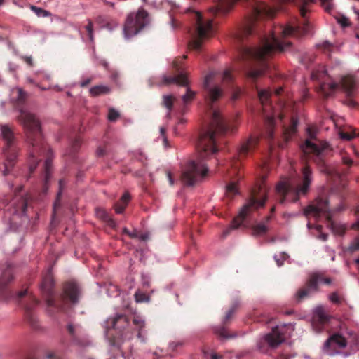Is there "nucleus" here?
<instances>
[{"instance_id": "28", "label": "nucleus", "mask_w": 359, "mask_h": 359, "mask_svg": "<svg viewBox=\"0 0 359 359\" xmlns=\"http://www.w3.org/2000/svg\"><path fill=\"white\" fill-rule=\"evenodd\" d=\"M130 199V194L128 192L124 193L120 201L116 202L114 205L116 212L118 214L123 213Z\"/></svg>"}, {"instance_id": "31", "label": "nucleus", "mask_w": 359, "mask_h": 359, "mask_svg": "<svg viewBox=\"0 0 359 359\" xmlns=\"http://www.w3.org/2000/svg\"><path fill=\"white\" fill-rule=\"evenodd\" d=\"M110 91L109 86L103 85L95 86L90 89V93L93 97L109 94Z\"/></svg>"}, {"instance_id": "29", "label": "nucleus", "mask_w": 359, "mask_h": 359, "mask_svg": "<svg viewBox=\"0 0 359 359\" xmlns=\"http://www.w3.org/2000/svg\"><path fill=\"white\" fill-rule=\"evenodd\" d=\"M96 215L97 217L107 223V224L111 227L115 226L116 223L113 219L111 218L109 213L104 209L97 208L96 209Z\"/></svg>"}, {"instance_id": "40", "label": "nucleus", "mask_w": 359, "mask_h": 359, "mask_svg": "<svg viewBox=\"0 0 359 359\" xmlns=\"http://www.w3.org/2000/svg\"><path fill=\"white\" fill-rule=\"evenodd\" d=\"M238 192L236 184L233 182H230L226 186V193L228 195L233 196Z\"/></svg>"}, {"instance_id": "2", "label": "nucleus", "mask_w": 359, "mask_h": 359, "mask_svg": "<svg viewBox=\"0 0 359 359\" xmlns=\"http://www.w3.org/2000/svg\"><path fill=\"white\" fill-rule=\"evenodd\" d=\"M27 97V93L22 88H17L15 102L16 108L19 111L17 118L18 122L23 126L26 141L28 144L29 175L34 172L39 161H41V159H38V157L41 155H46L47 156L43 165L44 191H46L48 189L47 184L50 177L52 161L50 156L52 151L44 141L39 119L34 114L31 113L23 107ZM29 177L30 175L27 177V180Z\"/></svg>"}, {"instance_id": "62", "label": "nucleus", "mask_w": 359, "mask_h": 359, "mask_svg": "<svg viewBox=\"0 0 359 359\" xmlns=\"http://www.w3.org/2000/svg\"><path fill=\"white\" fill-rule=\"evenodd\" d=\"M344 206H342V205H339V206H338L337 208H336L334 209V211H336V212H339V211H341V210H344Z\"/></svg>"}, {"instance_id": "16", "label": "nucleus", "mask_w": 359, "mask_h": 359, "mask_svg": "<svg viewBox=\"0 0 359 359\" xmlns=\"http://www.w3.org/2000/svg\"><path fill=\"white\" fill-rule=\"evenodd\" d=\"M130 320L124 314H116L107 320L108 328H113L118 331L123 341L133 338V333L129 327Z\"/></svg>"}, {"instance_id": "35", "label": "nucleus", "mask_w": 359, "mask_h": 359, "mask_svg": "<svg viewBox=\"0 0 359 359\" xmlns=\"http://www.w3.org/2000/svg\"><path fill=\"white\" fill-rule=\"evenodd\" d=\"M175 97L173 95H163V104L169 111L172 109Z\"/></svg>"}, {"instance_id": "22", "label": "nucleus", "mask_w": 359, "mask_h": 359, "mask_svg": "<svg viewBox=\"0 0 359 359\" xmlns=\"http://www.w3.org/2000/svg\"><path fill=\"white\" fill-rule=\"evenodd\" d=\"M331 316L328 315L323 307L318 306L313 311L312 326L318 332H321L329 323Z\"/></svg>"}, {"instance_id": "56", "label": "nucleus", "mask_w": 359, "mask_h": 359, "mask_svg": "<svg viewBox=\"0 0 359 359\" xmlns=\"http://www.w3.org/2000/svg\"><path fill=\"white\" fill-rule=\"evenodd\" d=\"M211 359H221L222 358V355H219L216 353H212L210 354Z\"/></svg>"}, {"instance_id": "48", "label": "nucleus", "mask_w": 359, "mask_h": 359, "mask_svg": "<svg viewBox=\"0 0 359 359\" xmlns=\"http://www.w3.org/2000/svg\"><path fill=\"white\" fill-rule=\"evenodd\" d=\"M319 46L324 50H330V48L332 47V44L328 41H324L321 45H319Z\"/></svg>"}, {"instance_id": "20", "label": "nucleus", "mask_w": 359, "mask_h": 359, "mask_svg": "<svg viewBox=\"0 0 359 359\" xmlns=\"http://www.w3.org/2000/svg\"><path fill=\"white\" fill-rule=\"evenodd\" d=\"M259 142V138L256 136H250L248 140L244 141L238 151V159L234 160L232 162V167L235 170H237L239 165H240V161L242 158L247 156V155L253 151L256 146L257 145Z\"/></svg>"}, {"instance_id": "13", "label": "nucleus", "mask_w": 359, "mask_h": 359, "mask_svg": "<svg viewBox=\"0 0 359 359\" xmlns=\"http://www.w3.org/2000/svg\"><path fill=\"white\" fill-rule=\"evenodd\" d=\"M16 299L19 303L23 306L25 312V318L30 325L34 329H38V322L32 313L33 309L38 305L39 300L27 290L19 292L16 295Z\"/></svg>"}, {"instance_id": "8", "label": "nucleus", "mask_w": 359, "mask_h": 359, "mask_svg": "<svg viewBox=\"0 0 359 359\" xmlns=\"http://www.w3.org/2000/svg\"><path fill=\"white\" fill-rule=\"evenodd\" d=\"M0 131L4 141L3 154L6 158V162L4 163L5 170H4V175H8L15 166L17 161L18 154L17 139L13 128L7 124H1Z\"/></svg>"}, {"instance_id": "53", "label": "nucleus", "mask_w": 359, "mask_h": 359, "mask_svg": "<svg viewBox=\"0 0 359 359\" xmlns=\"http://www.w3.org/2000/svg\"><path fill=\"white\" fill-rule=\"evenodd\" d=\"M149 238V233H142L140 235L138 236V238L141 241H147Z\"/></svg>"}, {"instance_id": "14", "label": "nucleus", "mask_w": 359, "mask_h": 359, "mask_svg": "<svg viewBox=\"0 0 359 359\" xmlns=\"http://www.w3.org/2000/svg\"><path fill=\"white\" fill-rule=\"evenodd\" d=\"M311 78L318 81V91L325 98L331 95L338 88V84L332 80L324 69L313 71Z\"/></svg>"}, {"instance_id": "12", "label": "nucleus", "mask_w": 359, "mask_h": 359, "mask_svg": "<svg viewBox=\"0 0 359 359\" xmlns=\"http://www.w3.org/2000/svg\"><path fill=\"white\" fill-rule=\"evenodd\" d=\"M148 24V13L143 9L128 15L123 26V34L126 39L137 34Z\"/></svg>"}, {"instance_id": "54", "label": "nucleus", "mask_w": 359, "mask_h": 359, "mask_svg": "<svg viewBox=\"0 0 359 359\" xmlns=\"http://www.w3.org/2000/svg\"><path fill=\"white\" fill-rule=\"evenodd\" d=\"M139 233L137 231V230H133L132 232L130 233L129 237L131 238H138Z\"/></svg>"}, {"instance_id": "34", "label": "nucleus", "mask_w": 359, "mask_h": 359, "mask_svg": "<svg viewBox=\"0 0 359 359\" xmlns=\"http://www.w3.org/2000/svg\"><path fill=\"white\" fill-rule=\"evenodd\" d=\"M30 9L35 13V14L38 16V17H43V18H46V17H49L51 15V13L46 11V10H44L41 8H39L36 6H33L32 5L30 6Z\"/></svg>"}, {"instance_id": "45", "label": "nucleus", "mask_w": 359, "mask_h": 359, "mask_svg": "<svg viewBox=\"0 0 359 359\" xmlns=\"http://www.w3.org/2000/svg\"><path fill=\"white\" fill-rule=\"evenodd\" d=\"M222 78L223 81H224V82H226V83L231 82L233 79L231 71L230 69L224 70Z\"/></svg>"}, {"instance_id": "21", "label": "nucleus", "mask_w": 359, "mask_h": 359, "mask_svg": "<svg viewBox=\"0 0 359 359\" xmlns=\"http://www.w3.org/2000/svg\"><path fill=\"white\" fill-rule=\"evenodd\" d=\"M22 189V187H20L18 192H20ZM29 199L30 196L29 195H20L18 193L15 192L14 197L8 205L13 208L14 214L24 215L28 207Z\"/></svg>"}, {"instance_id": "44", "label": "nucleus", "mask_w": 359, "mask_h": 359, "mask_svg": "<svg viewBox=\"0 0 359 359\" xmlns=\"http://www.w3.org/2000/svg\"><path fill=\"white\" fill-rule=\"evenodd\" d=\"M120 116V114L114 109H110L109 111L108 118L110 121H115Z\"/></svg>"}, {"instance_id": "33", "label": "nucleus", "mask_w": 359, "mask_h": 359, "mask_svg": "<svg viewBox=\"0 0 359 359\" xmlns=\"http://www.w3.org/2000/svg\"><path fill=\"white\" fill-rule=\"evenodd\" d=\"M268 231V228L263 223H259L255 225L252 228V234L254 236H262L264 235Z\"/></svg>"}, {"instance_id": "17", "label": "nucleus", "mask_w": 359, "mask_h": 359, "mask_svg": "<svg viewBox=\"0 0 359 359\" xmlns=\"http://www.w3.org/2000/svg\"><path fill=\"white\" fill-rule=\"evenodd\" d=\"M13 267L7 264L0 276V298L7 300L13 297V292L8 289V285L13 280Z\"/></svg>"}, {"instance_id": "18", "label": "nucleus", "mask_w": 359, "mask_h": 359, "mask_svg": "<svg viewBox=\"0 0 359 359\" xmlns=\"http://www.w3.org/2000/svg\"><path fill=\"white\" fill-rule=\"evenodd\" d=\"M347 346V340L339 333L331 334L325 341L323 350L328 355H333L337 352V349H342Z\"/></svg>"}, {"instance_id": "39", "label": "nucleus", "mask_w": 359, "mask_h": 359, "mask_svg": "<svg viewBox=\"0 0 359 359\" xmlns=\"http://www.w3.org/2000/svg\"><path fill=\"white\" fill-rule=\"evenodd\" d=\"M290 257L289 255L285 252H283L280 254L279 257L278 255L274 256V259L278 266H280L283 264L284 261L287 260Z\"/></svg>"}, {"instance_id": "59", "label": "nucleus", "mask_w": 359, "mask_h": 359, "mask_svg": "<svg viewBox=\"0 0 359 359\" xmlns=\"http://www.w3.org/2000/svg\"><path fill=\"white\" fill-rule=\"evenodd\" d=\"M283 91V88H282V87H280V88H277V89L276 90V91H275V94H276V95H281V94H282Z\"/></svg>"}, {"instance_id": "1", "label": "nucleus", "mask_w": 359, "mask_h": 359, "mask_svg": "<svg viewBox=\"0 0 359 359\" xmlns=\"http://www.w3.org/2000/svg\"><path fill=\"white\" fill-rule=\"evenodd\" d=\"M213 76L212 73L208 74L205 77L203 83L205 101L211 115V122L208 128L201 132L199 135L197 143V158L188 162L181 175L182 182L187 186L194 185L205 176L208 171L205 161L217 152L220 138L228 131H233L236 129L220 114L219 111L213 109V103L223 95L220 87L210 85Z\"/></svg>"}, {"instance_id": "30", "label": "nucleus", "mask_w": 359, "mask_h": 359, "mask_svg": "<svg viewBox=\"0 0 359 359\" xmlns=\"http://www.w3.org/2000/svg\"><path fill=\"white\" fill-rule=\"evenodd\" d=\"M338 133L341 139L346 140H351L357 135L356 130L351 126L348 128L339 129Z\"/></svg>"}, {"instance_id": "4", "label": "nucleus", "mask_w": 359, "mask_h": 359, "mask_svg": "<svg viewBox=\"0 0 359 359\" xmlns=\"http://www.w3.org/2000/svg\"><path fill=\"white\" fill-rule=\"evenodd\" d=\"M313 171L307 164L302 168L300 173L292 182L281 181L276 186V191L280 196V203L285 201L296 202L300 196H306L313 182Z\"/></svg>"}, {"instance_id": "49", "label": "nucleus", "mask_w": 359, "mask_h": 359, "mask_svg": "<svg viewBox=\"0 0 359 359\" xmlns=\"http://www.w3.org/2000/svg\"><path fill=\"white\" fill-rule=\"evenodd\" d=\"M342 162L344 164L351 166L353 164V161L349 157L344 156L342 158Z\"/></svg>"}, {"instance_id": "63", "label": "nucleus", "mask_w": 359, "mask_h": 359, "mask_svg": "<svg viewBox=\"0 0 359 359\" xmlns=\"http://www.w3.org/2000/svg\"><path fill=\"white\" fill-rule=\"evenodd\" d=\"M348 104L352 107H355L356 105L355 101H353L352 100H348Z\"/></svg>"}, {"instance_id": "6", "label": "nucleus", "mask_w": 359, "mask_h": 359, "mask_svg": "<svg viewBox=\"0 0 359 359\" xmlns=\"http://www.w3.org/2000/svg\"><path fill=\"white\" fill-rule=\"evenodd\" d=\"M266 193V186L264 181L262 180L261 183L252 190L250 199L243 205L239 214L234 217L231 226L224 231V237L227 236L232 229H236L242 225L246 226L245 222L250 213L264 205L267 199Z\"/></svg>"}, {"instance_id": "11", "label": "nucleus", "mask_w": 359, "mask_h": 359, "mask_svg": "<svg viewBox=\"0 0 359 359\" xmlns=\"http://www.w3.org/2000/svg\"><path fill=\"white\" fill-rule=\"evenodd\" d=\"M186 58L187 55H184L182 57H177L173 61V67L177 72H180L178 75L164 76L163 78L165 84L177 83L180 86L187 87L186 93L182 97L184 105L189 104L194 100L196 95L195 92L187 87L189 81L186 74L181 72L182 61Z\"/></svg>"}, {"instance_id": "24", "label": "nucleus", "mask_w": 359, "mask_h": 359, "mask_svg": "<svg viewBox=\"0 0 359 359\" xmlns=\"http://www.w3.org/2000/svg\"><path fill=\"white\" fill-rule=\"evenodd\" d=\"M341 85L346 91L347 95L351 97L355 88V79L353 76H344L341 79Z\"/></svg>"}, {"instance_id": "38", "label": "nucleus", "mask_w": 359, "mask_h": 359, "mask_svg": "<svg viewBox=\"0 0 359 359\" xmlns=\"http://www.w3.org/2000/svg\"><path fill=\"white\" fill-rule=\"evenodd\" d=\"M67 328V332H68L69 334L70 335V337H72V339L74 341H76L78 337V331L76 329V326H75L72 324H68Z\"/></svg>"}, {"instance_id": "52", "label": "nucleus", "mask_w": 359, "mask_h": 359, "mask_svg": "<svg viewBox=\"0 0 359 359\" xmlns=\"http://www.w3.org/2000/svg\"><path fill=\"white\" fill-rule=\"evenodd\" d=\"M241 90H240V89H236V90L233 92V95H232V99H233V100H236L238 99V97H240V95H241Z\"/></svg>"}, {"instance_id": "50", "label": "nucleus", "mask_w": 359, "mask_h": 359, "mask_svg": "<svg viewBox=\"0 0 359 359\" xmlns=\"http://www.w3.org/2000/svg\"><path fill=\"white\" fill-rule=\"evenodd\" d=\"M342 162L344 164L351 166L353 164V161L349 157L344 156L342 158Z\"/></svg>"}, {"instance_id": "61", "label": "nucleus", "mask_w": 359, "mask_h": 359, "mask_svg": "<svg viewBox=\"0 0 359 359\" xmlns=\"http://www.w3.org/2000/svg\"><path fill=\"white\" fill-rule=\"evenodd\" d=\"M353 10L355 14L357 15V19L359 20V10L355 7L353 8Z\"/></svg>"}, {"instance_id": "57", "label": "nucleus", "mask_w": 359, "mask_h": 359, "mask_svg": "<svg viewBox=\"0 0 359 359\" xmlns=\"http://www.w3.org/2000/svg\"><path fill=\"white\" fill-rule=\"evenodd\" d=\"M91 82V79H85L83 80L81 83V86L82 87H86Z\"/></svg>"}, {"instance_id": "19", "label": "nucleus", "mask_w": 359, "mask_h": 359, "mask_svg": "<svg viewBox=\"0 0 359 359\" xmlns=\"http://www.w3.org/2000/svg\"><path fill=\"white\" fill-rule=\"evenodd\" d=\"M240 303L238 301H235L229 309L227 311L226 315L222 320V325L215 328V333L221 338L231 339L235 337L234 334H229L226 329V325L230 323L233 317V315L239 308Z\"/></svg>"}, {"instance_id": "42", "label": "nucleus", "mask_w": 359, "mask_h": 359, "mask_svg": "<svg viewBox=\"0 0 359 359\" xmlns=\"http://www.w3.org/2000/svg\"><path fill=\"white\" fill-rule=\"evenodd\" d=\"M86 31L88 33L89 39L90 41L93 40V22L90 20H88V24L84 27Z\"/></svg>"}, {"instance_id": "58", "label": "nucleus", "mask_w": 359, "mask_h": 359, "mask_svg": "<svg viewBox=\"0 0 359 359\" xmlns=\"http://www.w3.org/2000/svg\"><path fill=\"white\" fill-rule=\"evenodd\" d=\"M328 235L326 233H320L319 236V238L321 239L323 241H325L327 239Z\"/></svg>"}, {"instance_id": "55", "label": "nucleus", "mask_w": 359, "mask_h": 359, "mask_svg": "<svg viewBox=\"0 0 359 359\" xmlns=\"http://www.w3.org/2000/svg\"><path fill=\"white\" fill-rule=\"evenodd\" d=\"M167 177H168V179L169 180V183L171 186H172L174 184V180L172 178V176L171 175V173L170 172H167Z\"/></svg>"}, {"instance_id": "47", "label": "nucleus", "mask_w": 359, "mask_h": 359, "mask_svg": "<svg viewBox=\"0 0 359 359\" xmlns=\"http://www.w3.org/2000/svg\"><path fill=\"white\" fill-rule=\"evenodd\" d=\"M107 147H99L97 149V155L100 157H102V156H104L107 154Z\"/></svg>"}, {"instance_id": "3", "label": "nucleus", "mask_w": 359, "mask_h": 359, "mask_svg": "<svg viewBox=\"0 0 359 359\" xmlns=\"http://www.w3.org/2000/svg\"><path fill=\"white\" fill-rule=\"evenodd\" d=\"M54 280L50 271H48L43 276L41 290L46 297V306L50 313L55 311H65L67 308V303L76 304L79 302L81 296V289L78 284L74 281H69L63 285V292L56 299L53 296Z\"/></svg>"}, {"instance_id": "60", "label": "nucleus", "mask_w": 359, "mask_h": 359, "mask_svg": "<svg viewBox=\"0 0 359 359\" xmlns=\"http://www.w3.org/2000/svg\"><path fill=\"white\" fill-rule=\"evenodd\" d=\"M352 228L354 229L359 230V219L357 220V222L355 223H354L352 225Z\"/></svg>"}, {"instance_id": "5", "label": "nucleus", "mask_w": 359, "mask_h": 359, "mask_svg": "<svg viewBox=\"0 0 359 359\" xmlns=\"http://www.w3.org/2000/svg\"><path fill=\"white\" fill-rule=\"evenodd\" d=\"M187 12L190 14L192 27L189 29L191 39L188 46L190 50L200 52L203 42L211 38L215 33L212 19L205 18L200 12L188 8Z\"/></svg>"}, {"instance_id": "9", "label": "nucleus", "mask_w": 359, "mask_h": 359, "mask_svg": "<svg viewBox=\"0 0 359 359\" xmlns=\"http://www.w3.org/2000/svg\"><path fill=\"white\" fill-rule=\"evenodd\" d=\"M321 214L326 215V219L333 233L340 236L345 233L346 229L344 225L338 224L332 220L328 201L326 198L322 197L317 198L312 204L309 205L304 210V215L306 217L309 215L319 217Z\"/></svg>"}, {"instance_id": "51", "label": "nucleus", "mask_w": 359, "mask_h": 359, "mask_svg": "<svg viewBox=\"0 0 359 359\" xmlns=\"http://www.w3.org/2000/svg\"><path fill=\"white\" fill-rule=\"evenodd\" d=\"M22 58L30 67L33 66L32 58L31 56H23Z\"/></svg>"}, {"instance_id": "64", "label": "nucleus", "mask_w": 359, "mask_h": 359, "mask_svg": "<svg viewBox=\"0 0 359 359\" xmlns=\"http://www.w3.org/2000/svg\"><path fill=\"white\" fill-rule=\"evenodd\" d=\"M123 232L126 234H127L128 236H129V234L130 233V231L127 229V228H124L123 229Z\"/></svg>"}, {"instance_id": "36", "label": "nucleus", "mask_w": 359, "mask_h": 359, "mask_svg": "<svg viewBox=\"0 0 359 359\" xmlns=\"http://www.w3.org/2000/svg\"><path fill=\"white\" fill-rule=\"evenodd\" d=\"M66 185V181L65 180H60L59 181V191L57 194V198L54 204V209L55 210L57 206H60V200L62 195L63 189Z\"/></svg>"}, {"instance_id": "37", "label": "nucleus", "mask_w": 359, "mask_h": 359, "mask_svg": "<svg viewBox=\"0 0 359 359\" xmlns=\"http://www.w3.org/2000/svg\"><path fill=\"white\" fill-rule=\"evenodd\" d=\"M329 299L334 304H341L344 301V297L337 292H334L330 294Z\"/></svg>"}, {"instance_id": "26", "label": "nucleus", "mask_w": 359, "mask_h": 359, "mask_svg": "<svg viewBox=\"0 0 359 359\" xmlns=\"http://www.w3.org/2000/svg\"><path fill=\"white\" fill-rule=\"evenodd\" d=\"M264 126L266 128V137L269 140L273 138V128L275 126V119L273 116L265 115Z\"/></svg>"}, {"instance_id": "15", "label": "nucleus", "mask_w": 359, "mask_h": 359, "mask_svg": "<svg viewBox=\"0 0 359 359\" xmlns=\"http://www.w3.org/2000/svg\"><path fill=\"white\" fill-rule=\"evenodd\" d=\"M331 283V278L324 277L322 274L313 273L310 276L305 285L297 292L295 298L297 302H301L309 297L312 292H317L320 283L330 285Z\"/></svg>"}, {"instance_id": "46", "label": "nucleus", "mask_w": 359, "mask_h": 359, "mask_svg": "<svg viewBox=\"0 0 359 359\" xmlns=\"http://www.w3.org/2000/svg\"><path fill=\"white\" fill-rule=\"evenodd\" d=\"M337 22L343 27H348L350 25L349 20L346 17H345L344 15H341V16L337 18Z\"/></svg>"}, {"instance_id": "43", "label": "nucleus", "mask_w": 359, "mask_h": 359, "mask_svg": "<svg viewBox=\"0 0 359 359\" xmlns=\"http://www.w3.org/2000/svg\"><path fill=\"white\" fill-rule=\"evenodd\" d=\"M358 250H359V238L355 239V241L353 242L346 249V251L349 252L350 253H353V252Z\"/></svg>"}, {"instance_id": "41", "label": "nucleus", "mask_w": 359, "mask_h": 359, "mask_svg": "<svg viewBox=\"0 0 359 359\" xmlns=\"http://www.w3.org/2000/svg\"><path fill=\"white\" fill-rule=\"evenodd\" d=\"M81 142L79 138L75 139L72 143L71 151L69 154L73 155L74 153H76L78 151L79 147L81 146Z\"/></svg>"}, {"instance_id": "7", "label": "nucleus", "mask_w": 359, "mask_h": 359, "mask_svg": "<svg viewBox=\"0 0 359 359\" xmlns=\"http://www.w3.org/2000/svg\"><path fill=\"white\" fill-rule=\"evenodd\" d=\"M307 138L301 146L302 151L305 158H309L319 166H324L325 156L329 144L316 137V132L312 128H308Z\"/></svg>"}, {"instance_id": "25", "label": "nucleus", "mask_w": 359, "mask_h": 359, "mask_svg": "<svg viewBox=\"0 0 359 359\" xmlns=\"http://www.w3.org/2000/svg\"><path fill=\"white\" fill-rule=\"evenodd\" d=\"M133 323L136 327V330L137 331V338L140 340L141 342L144 343L146 341V339L142 335V330L145 327V322L144 319L139 316H135L133 318Z\"/></svg>"}, {"instance_id": "10", "label": "nucleus", "mask_w": 359, "mask_h": 359, "mask_svg": "<svg viewBox=\"0 0 359 359\" xmlns=\"http://www.w3.org/2000/svg\"><path fill=\"white\" fill-rule=\"evenodd\" d=\"M279 8L263 2L257 3L252 8L250 18L243 27V34L245 36L253 34L256 32L257 21L264 18H273Z\"/></svg>"}, {"instance_id": "23", "label": "nucleus", "mask_w": 359, "mask_h": 359, "mask_svg": "<svg viewBox=\"0 0 359 359\" xmlns=\"http://www.w3.org/2000/svg\"><path fill=\"white\" fill-rule=\"evenodd\" d=\"M284 341V338L282 334L278 331L277 328L273 329L271 332L267 334L263 339V341H260L259 344V349H262L261 344L266 343L271 348H276Z\"/></svg>"}, {"instance_id": "27", "label": "nucleus", "mask_w": 359, "mask_h": 359, "mask_svg": "<svg viewBox=\"0 0 359 359\" xmlns=\"http://www.w3.org/2000/svg\"><path fill=\"white\" fill-rule=\"evenodd\" d=\"M297 125V118L295 116H292L290 118V125L288 127L284 126L283 133L286 141H287L290 137L296 133Z\"/></svg>"}, {"instance_id": "32", "label": "nucleus", "mask_w": 359, "mask_h": 359, "mask_svg": "<svg viewBox=\"0 0 359 359\" xmlns=\"http://www.w3.org/2000/svg\"><path fill=\"white\" fill-rule=\"evenodd\" d=\"M256 89L257 91L259 100L262 105L263 107L264 105H266V107L267 104L270 100V97L271 95V92L268 89L258 90L257 87H256Z\"/></svg>"}]
</instances>
